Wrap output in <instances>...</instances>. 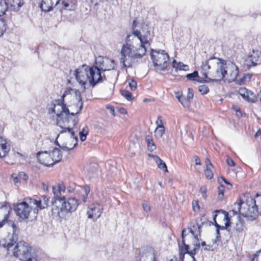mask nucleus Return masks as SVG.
<instances>
[{
  "mask_svg": "<svg viewBox=\"0 0 261 261\" xmlns=\"http://www.w3.org/2000/svg\"><path fill=\"white\" fill-rule=\"evenodd\" d=\"M68 91H66L61 98L55 99L53 101L51 112L56 114L57 123L61 128L60 133H68L70 135V139L62 146L58 144L64 151H68L74 148L77 143L78 139L74 135L77 129L75 126L79 122V119L75 117V112L70 113L68 108L65 104L64 98Z\"/></svg>",
  "mask_w": 261,
  "mask_h": 261,
  "instance_id": "1",
  "label": "nucleus"
},
{
  "mask_svg": "<svg viewBox=\"0 0 261 261\" xmlns=\"http://www.w3.org/2000/svg\"><path fill=\"white\" fill-rule=\"evenodd\" d=\"M133 35L140 40L141 45L139 48L135 49L131 43V35H127L125 43L122 45L120 53V62L125 68L132 67L136 65L146 54L145 45L150 44L151 39L149 31L142 35L140 31L136 30L133 32Z\"/></svg>",
  "mask_w": 261,
  "mask_h": 261,
  "instance_id": "2",
  "label": "nucleus"
},
{
  "mask_svg": "<svg viewBox=\"0 0 261 261\" xmlns=\"http://www.w3.org/2000/svg\"><path fill=\"white\" fill-rule=\"evenodd\" d=\"M75 72L76 81L84 89H86L88 85L94 86L102 81L101 73L95 67L84 64L79 67Z\"/></svg>",
  "mask_w": 261,
  "mask_h": 261,
  "instance_id": "3",
  "label": "nucleus"
},
{
  "mask_svg": "<svg viewBox=\"0 0 261 261\" xmlns=\"http://www.w3.org/2000/svg\"><path fill=\"white\" fill-rule=\"evenodd\" d=\"M245 201L240 199L239 202L234 203L232 205L234 215L240 214L250 220H255L258 216L255 197L247 194Z\"/></svg>",
  "mask_w": 261,
  "mask_h": 261,
  "instance_id": "4",
  "label": "nucleus"
},
{
  "mask_svg": "<svg viewBox=\"0 0 261 261\" xmlns=\"http://www.w3.org/2000/svg\"><path fill=\"white\" fill-rule=\"evenodd\" d=\"M59 205L52 207L51 215L55 217H60L61 215L68 212H72L77 208L79 203L74 198H65L63 200H59L57 202Z\"/></svg>",
  "mask_w": 261,
  "mask_h": 261,
  "instance_id": "5",
  "label": "nucleus"
},
{
  "mask_svg": "<svg viewBox=\"0 0 261 261\" xmlns=\"http://www.w3.org/2000/svg\"><path fill=\"white\" fill-rule=\"evenodd\" d=\"M35 203L36 199L26 198L23 201L14 204V209L17 216L23 220L28 219Z\"/></svg>",
  "mask_w": 261,
  "mask_h": 261,
  "instance_id": "6",
  "label": "nucleus"
},
{
  "mask_svg": "<svg viewBox=\"0 0 261 261\" xmlns=\"http://www.w3.org/2000/svg\"><path fill=\"white\" fill-rule=\"evenodd\" d=\"M151 58L152 60L153 65L160 70H165L168 66V63L169 61V56L165 50H156L151 49Z\"/></svg>",
  "mask_w": 261,
  "mask_h": 261,
  "instance_id": "7",
  "label": "nucleus"
},
{
  "mask_svg": "<svg viewBox=\"0 0 261 261\" xmlns=\"http://www.w3.org/2000/svg\"><path fill=\"white\" fill-rule=\"evenodd\" d=\"M30 247L27 243L18 242L14 249L13 254L21 261H33Z\"/></svg>",
  "mask_w": 261,
  "mask_h": 261,
  "instance_id": "8",
  "label": "nucleus"
},
{
  "mask_svg": "<svg viewBox=\"0 0 261 261\" xmlns=\"http://www.w3.org/2000/svg\"><path fill=\"white\" fill-rule=\"evenodd\" d=\"M227 62L221 59L218 58V62L215 64L214 71L210 72V75L213 77L211 81H220L225 78L226 76V66Z\"/></svg>",
  "mask_w": 261,
  "mask_h": 261,
  "instance_id": "9",
  "label": "nucleus"
},
{
  "mask_svg": "<svg viewBox=\"0 0 261 261\" xmlns=\"http://www.w3.org/2000/svg\"><path fill=\"white\" fill-rule=\"evenodd\" d=\"M206 222V219L204 216L198 217L195 222H192L188 227V229L194 236L195 240L198 241L200 237L202 226Z\"/></svg>",
  "mask_w": 261,
  "mask_h": 261,
  "instance_id": "10",
  "label": "nucleus"
},
{
  "mask_svg": "<svg viewBox=\"0 0 261 261\" xmlns=\"http://www.w3.org/2000/svg\"><path fill=\"white\" fill-rule=\"evenodd\" d=\"M95 64L96 66L92 67L96 68L99 73H101V70L105 71L114 69V61L109 60L108 58H103L99 56L96 59Z\"/></svg>",
  "mask_w": 261,
  "mask_h": 261,
  "instance_id": "11",
  "label": "nucleus"
},
{
  "mask_svg": "<svg viewBox=\"0 0 261 261\" xmlns=\"http://www.w3.org/2000/svg\"><path fill=\"white\" fill-rule=\"evenodd\" d=\"M103 210V206L98 203L90 204L87 212L88 218L96 221L100 217Z\"/></svg>",
  "mask_w": 261,
  "mask_h": 261,
  "instance_id": "12",
  "label": "nucleus"
},
{
  "mask_svg": "<svg viewBox=\"0 0 261 261\" xmlns=\"http://www.w3.org/2000/svg\"><path fill=\"white\" fill-rule=\"evenodd\" d=\"M226 76L225 78L229 82L234 81L239 74L238 67L232 62H227L226 66Z\"/></svg>",
  "mask_w": 261,
  "mask_h": 261,
  "instance_id": "13",
  "label": "nucleus"
},
{
  "mask_svg": "<svg viewBox=\"0 0 261 261\" xmlns=\"http://www.w3.org/2000/svg\"><path fill=\"white\" fill-rule=\"evenodd\" d=\"M65 191V187L63 184H59L57 188L53 187V192L54 195V201H52L53 207L54 205H59L57 202L59 200H63L65 198L62 195V193H64Z\"/></svg>",
  "mask_w": 261,
  "mask_h": 261,
  "instance_id": "14",
  "label": "nucleus"
},
{
  "mask_svg": "<svg viewBox=\"0 0 261 261\" xmlns=\"http://www.w3.org/2000/svg\"><path fill=\"white\" fill-rule=\"evenodd\" d=\"M217 62H218V58L214 57L202 62L201 65V72L204 77L208 80V81H211V79L208 77V70L211 69V68H214Z\"/></svg>",
  "mask_w": 261,
  "mask_h": 261,
  "instance_id": "15",
  "label": "nucleus"
},
{
  "mask_svg": "<svg viewBox=\"0 0 261 261\" xmlns=\"http://www.w3.org/2000/svg\"><path fill=\"white\" fill-rule=\"evenodd\" d=\"M38 162L46 166H50L54 165V162L51 158V153L49 151L39 152L37 154Z\"/></svg>",
  "mask_w": 261,
  "mask_h": 261,
  "instance_id": "16",
  "label": "nucleus"
},
{
  "mask_svg": "<svg viewBox=\"0 0 261 261\" xmlns=\"http://www.w3.org/2000/svg\"><path fill=\"white\" fill-rule=\"evenodd\" d=\"M221 212L224 214V220L226 221V223H225V226H221L219 224H217L216 221V218L217 216V215L216 214L213 216L214 217V220L215 223V226L217 228L216 233H217V238H218L220 237V232H219V229H226L229 225H230V222H229V219L228 218V213L222 210H216L215 211V213H220Z\"/></svg>",
  "mask_w": 261,
  "mask_h": 261,
  "instance_id": "17",
  "label": "nucleus"
},
{
  "mask_svg": "<svg viewBox=\"0 0 261 261\" xmlns=\"http://www.w3.org/2000/svg\"><path fill=\"white\" fill-rule=\"evenodd\" d=\"M60 1V0H42L40 7L43 12H49L55 6L59 4Z\"/></svg>",
  "mask_w": 261,
  "mask_h": 261,
  "instance_id": "18",
  "label": "nucleus"
},
{
  "mask_svg": "<svg viewBox=\"0 0 261 261\" xmlns=\"http://www.w3.org/2000/svg\"><path fill=\"white\" fill-rule=\"evenodd\" d=\"M12 227L13 229V234L12 236L8 235L6 239V242L4 244V246L9 249L13 245V243L16 242L17 240V234L16 233L17 226L15 223L11 222Z\"/></svg>",
  "mask_w": 261,
  "mask_h": 261,
  "instance_id": "19",
  "label": "nucleus"
},
{
  "mask_svg": "<svg viewBox=\"0 0 261 261\" xmlns=\"http://www.w3.org/2000/svg\"><path fill=\"white\" fill-rule=\"evenodd\" d=\"M239 93L246 100L249 102H254L256 99L255 94L251 91L245 87H241L239 89Z\"/></svg>",
  "mask_w": 261,
  "mask_h": 261,
  "instance_id": "20",
  "label": "nucleus"
},
{
  "mask_svg": "<svg viewBox=\"0 0 261 261\" xmlns=\"http://www.w3.org/2000/svg\"><path fill=\"white\" fill-rule=\"evenodd\" d=\"M248 62L251 63V65L252 66L261 64V51L253 50L251 56L249 57Z\"/></svg>",
  "mask_w": 261,
  "mask_h": 261,
  "instance_id": "21",
  "label": "nucleus"
},
{
  "mask_svg": "<svg viewBox=\"0 0 261 261\" xmlns=\"http://www.w3.org/2000/svg\"><path fill=\"white\" fill-rule=\"evenodd\" d=\"M10 150V146L8 144L6 140L0 137V158L6 156Z\"/></svg>",
  "mask_w": 261,
  "mask_h": 261,
  "instance_id": "22",
  "label": "nucleus"
},
{
  "mask_svg": "<svg viewBox=\"0 0 261 261\" xmlns=\"http://www.w3.org/2000/svg\"><path fill=\"white\" fill-rule=\"evenodd\" d=\"M179 261H184L185 254L188 253L189 246L186 244L185 240H181V243L178 244Z\"/></svg>",
  "mask_w": 261,
  "mask_h": 261,
  "instance_id": "23",
  "label": "nucleus"
},
{
  "mask_svg": "<svg viewBox=\"0 0 261 261\" xmlns=\"http://www.w3.org/2000/svg\"><path fill=\"white\" fill-rule=\"evenodd\" d=\"M8 7L14 12L18 11L22 6L23 5V0H7Z\"/></svg>",
  "mask_w": 261,
  "mask_h": 261,
  "instance_id": "24",
  "label": "nucleus"
},
{
  "mask_svg": "<svg viewBox=\"0 0 261 261\" xmlns=\"http://www.w3.org/2000/svg\"><path fill=\"white\" fill-rule=\"evenodd\" d=\"M72 92L73 93V94L75 97L76 100L77 101V102L76 103V107H77V110L75 112V114H79L83 106V103L82 101V96L81 92L79 90H76L75 89L71 90Z\"/></svg>",
  "mask_w": 261,
  "mask_h": 261,
  "instance_id": "25",
  "label": "nucleus"
},
{
  "mask_svg": "<svg viewBox=\"0 0 261 261\" xmlns=\"http://www.w3.org/2000/svg\"><path fill=\"white\" fill-rule=\"evenodd\" d=\"M49 152L51 153V158L53 159V161L54 162V165L61 160L62 155L59 149L54 148L53 150Z\"/></svg>",
  "mask_w": 261,
  "mask_h": 261,
  "instance_id": "26",
  "label": "nucleus"
},
{
  "mask_svg": "<svg viewBox=\"0 0 261 261\" xmlns=\"http://www.w3.org/2000/svg\"><path fill=\"white\" fill-rule=\"evenodd\" d=\"M36 203H34V205H36L34 211L37 208L43 209L46 207L48 205V199L45 197H44L42 200H36Z\"/></svg>",
  "mask_w": 261,
  "mask_h": 261,
  "instance_id": "27",
  "label": "nucleus"
},
{
  "mask_svg": "<svg viewBox=\"0 0 261 261\" xmlns=\"http://www.w3.org/2000/svg\"><path fill=\"white\" fill-rule=\"evenodd\" d=\"M172 65L173 68H175L176 70H182L185 71L188 70V65L184 64L181 62L177 63L175 60L173 61Z\"/></svg>",
  "mask_w": 261,
  "mask_h": 261,
  "instance_id": "28",
  "label": "nucleus"
},
{
  "mask_svg": "<svg viewBox=\"0 0 261 261\" xmlns=\"http://www.w3.org/2000/svg\"><path fill=\"white\" fill-rule=\"evenodd\" d=\"M8 9V4L6 0H0V17L5 14Z\"/></svg>",
  "mask_w": 261,
  "mask_h": 261,
  "instance_id": "29",
  "label": "nucleus"
},
{
  "mask_svg": "<svg viewBox=\"0 0 261 261\" xmlns=\"http://www.w3.org/2000/svg\"><path fill=\"white\" fill-rule=\"evenodd\" d=\"M146 142L147 144L148 150L153 151L155 149V146L153 143L152 137L150 136H146L145 137Z\"/></svg>",
  "mask_w": 261,
  "mask_h": 261,
  "instance_id": "30",
  "label": "nucleus"
},
{
  "mask_svg": "<svg viewBox=\"0 0 261 261\" xmlns=\"http://www.w3.org/2000/svg\"><path fill=\"white\" fill-rule=\"evenodd\" d=\"M62 5L63 9L68 10L69 11L74 10L76 7L75 4L72 2L68 3L63 1H62Z\"/></svg>",
  "mask_w": 261,
  "mask_h": 261,
  "instance_id": "31",
  "label": "nucleus"
},
{
  "mask_svg": "<svg viewBox=\"0 0 261 261\" xmlns=\"http://www.w3.org/2000/svg\"><path fill=\"white\" fill-rule=\"evenodd\" d=\"M165 132V129L164 126L157 127L154 130V135L156 138H161Z\"/></svg>",
  "mask_w": 261,
  "mask_h": 261,
  "instance_id": "32",
  "label": "nucleus"
},
{
  "mask_svg": "<svg viewBox=\"0 0 261 261\" xmlns=\"http://www.w3.org/2000/svg\"><path fill=\"white\" fill-rule=\"evenodd\" d=\"M187 78L188 80L190 81H195L197 82H201V81L196 79V77H199L198 73L197 71H194L192 73L188 74L186 75Z\"/></svg>",
  "mask_w": 261,
  "mask_h": 261,
  "instance_id": "33",
  "label": "nucleus"
},
{
  "mask_svg": "<svg viewBox=\"0 0 261 261\" xmlns=\"http://www.w3.org/2000/svg\"><path fill=\"white\" fill-rule=\"evenodd\" d=\"M256 205L258 212V216L261 215V195L257 194L255 197Z\"/></svg>",
  "mask_w": 261,
  "mask_h": 261,
  "instance_id": "34",
  "label": "nucleus"
},
{
  "mask_svg": "<svg viewBox=\"0 0 261 261\" xmlns=\"http://www.w3.org/2000/svg\"><path fill=\"white\" fill-rule=\"evenodd\" d=\"M121 95L124 96L127 100H131L133 99V96L130 92L126 90L121 91Z\"/></svg>",
  "mask_w": 261,
  "mask_h": 261,
  "instance_id": "35",
  "label": "nucleus"
},
{
  "mask_svg": "<svg viewBox=\"0 0 261 261\" xmlns=\"http://www.w3.org/2000/svg\"><path fill=\"white\" fill-rule=\"evenodd\" d=\"M199 91L202 94H205L209 92V88L207 86L205 85H201L198 87Z\"/></svg>",
  "mask_w": 261,
  "mask_h": 261,
  "instance_id": "36",
  "label": "nucleus"
},
{
  "mask_svg": "<svg viewBox=\"0 0 261 261\" xmlns=\"http://www.w3.org/2000/svg\"><path fill=\"white\" fill-rule=\"evenodd\" d=\"M213 168H206L204 170L205 175L208 179H212L213 177Z\"/></svg>",
  "mask_w": 261,
  "mask_h": 261,
  "instance_id": "37",
  "label": "nucleus"
},
{
  "mask_svg": "<svg viewBox=\"0 0 261 261\" xmlns=\"http://www.w3.org/2000/svg\"><path fill=\"white\" fill-rule=\"evenodd\" d=\"M244 226L242 221L238 220L236 223L235 229L237 231L240 232L243 230Z\"/></svg>",
  "mask_w": 261,
  "mask_h": 261,
  "instance_id": "38",
  "label": "nucleus"
},
{
  "mask_svg": "<svg viewBox=\"0 0 261 261\" xmlns=\"http://www.w3.org/2000/svg\"><path fill=\"white\" fill-rule=\"evenodd\" d=\"M224 187L223 186H221L218 187V198L220 200H222L224 197Z\"/></svg>",
  "mask_w": 261,
  "mask_h": 261,
  "instance_id": "39",
  "label": "nucleus"
},
{
  "mask_svg": "<svg viewBox=\"0 0 261 261\" xmlns=\"http://www.w3.org/2000/svg\"><path fill=\"white\" fill-rule=\"evenodd\" d=\"M200 192L201 193L202 197L204 199H206L207 197L206 192H207V188L205 186H202L200 188Z\"/></svg>",
  "mask_w": 261,
  "mask_h": 261,
  "instance_id": "40",
  "label": "nucleus"
},
{
  "mask_svg": "<svg viewBox=\"0 0 261 261\" xmlns=\"http://www.w3.org/2000/svg\"><path fill=\"white\" fill-rule=\"evenodd\" d=\"M142 208H143V210L144 211H145L146 212H148L150 211V206L149 204H148V203L146 201H144L143 202Z\"/></svg>",
  "mask_w": 261,
  "mask_h": 261,
  "instance_id": "41",
  "label": "nucleus"
},
{
  "mask_svg": "<svg viewBox=\"0 0 261 261\" xmlns=\"http://www.w3.org/2000/svg\"><path fill=\"white\" fill-rule=\"evenodd\" d=\"M192 206L194 211L198 212L199 210L200 206L198 200L193 201L192 202Z\"/></svg>",
  "mask_w": 261,
  "mask_h": 261,
  "instance_id": "42",
  "label": "nucleus"
},
{
  "mask_svg": "<svg viewBox=\"0 0 261 261\" xmlns=\"http://www.w3.org/2000/svg\"><path fill=\"white\" fill-rule=\"evenodd\" d=\"M158 167L159 168H160V169L163 170L165 172H168V169H167V167L166 166V164L163 161L162 163H161V164L158 165Z\"/></svg>",
  "mask_w": 261,
  "mask_h": 261,
  "instance_id": "43",
  "label": "nucleus"
},
{
  "mask_svg": "<svg viewBox=\"0 0 261 261\" xmlns=\"http://www.w3.org/2000/svg\"><path fill=\"white\" fill-rule=\"evenodd\" d=\"M18 176L20 180L22 179L24 181L27 180L28 178V175L23 172H19L18 174Z\"/></svg>",
  "mask_w": 261,
  "mask_h": 261,
  "instance_id": "44",
  "label": "nucleus"
},
{
  "mask_svg": "<svg viewBox=\"0 0 261 261\" xmlns=\"http://www.w3.org/2000/svg\"><path fill=\"white\" fill-rule=\"evenodd\" d=\"M129 86L132 90H134L136 89L137 86V82L134 80H132L131 82L129 83Z\"/></svg>",
  "mask_w": 261,
  "mask_h": 261,
  "instance_id": "45",
  "label": "nucleus"
},
{
  "mask_svg": "<svg viewBox=\"0 0 261 261\" xmlns=\"http://www.w3.org/2000/svg\"><path fill=\"white\" fill-rule=\"evenodd\" d=\"M155 123L158 125L157 127L164 126L163 122V120H162V117L161 116H158V119L156 121Z\"/></svg>",
  "mask_w": 261,
  "mask_h": 261,
  "instance_id": "46",
  "label": "nucleus"
},
{
  "mask_svg": "<svg viewBox=\"0 0 261 261\" xmlns=\"http://www.w3.org/2000/svg\"><path fill=\"white\" fill-rule=\"evenodd\" d=\"M9 218V214L5 215L3 221L0 222V228L3 227V226L5 224V223L7 222Z\"/></svg>",
  "mask_w": 261,
  "mask_h": 261,
  "instance_id": "47",
  "label": "nucleus"
},
{
  "mask_svg": "<svg viewBox=\"0 0 261 261\" xmlns=\"http://www.w3.org/2000/svg\"><path fill=\"white\" fill-rule=\"evenodd\" d=\"M197 251L193 248V249L191 251L189 250L188 254L190 255L192 258V260H193V257H195L194 255L197 253Z\"/></svg>",
  "mask_w": 261,
  "mask_h": 261,
  "instance_id": "48",
  "label": "nucleus"
},
{
  "mask_svg": "<svg viewBox=\"0 0 261 261\" xmlns=\"http://www.w3.org/2000/svg\"><path fill=\"white\" fill-rule=\"evenodd\" d=\"M201 246L205 250H210L211 246L209 245H206L204 241L201 242Z\"/></svg>",
  "mask_w": 261,
  "mask_h": 261,
  "instance_id": "49",
  "label": "nucleus"
},
{
  "mask_svg": "<svg viewBox=\"0 0 261 261\" xmlns=\"http://www.w3.org/2000/svg\"><path fill=\"white\" fill-rule=\"evenodd\" d=\"M200 247V244L199 242V238H198V241L195 240V242L194 244V248L197 251L198 250H199Z\"/></svg>",
  "mask_w": 261,
  "mask_h": 261,
  "instance_id": "50",
  "label": "nucleus"
},
{
  "mask_svg": "<svg viewBox=\"0 0 261 261\" xmlns=\"http://www.w3.org/2000/svg\"><path fill=\"white\" fill-rule=\"evenodd\" d=\"M12 177L13 178V181L14 182L15 185L16 186H18L19 184V180H20V179L18 177V176L14 177L13 175H12Z\"/></svg>",
  "mask_w": 261,
  "mask_h": 261,
  "instance_id": "51",
  "label": "nucleus"
},
{
  "mask_svg": "<svg viewBox=\"0 0 261 261\" xmlns=\"http://www.w3.org/2000/svg\"><path fill=\"white\" fill-rule=\"evenodd\" d=\"M153 159L157 166H158L159 164H161V163L163 162V160H162L161 158L157 155L153 156Z\"/></svg>",
  "mask_w": 261,
  "mask_h": 261,
  "instance_id": "52",
  "label": "nucleus"
},
{
  "mask_svg": "<svg viewBox=\"0 0 261 261\" xmlns=\"http://www.w3.org/2000/svg\"><path fill=\"white\" fill-rule=\"evenodd\" d=\"M176 97L178 99V101L182 104L184 105V99H183L180 94L179 92L176 93Z\"/></svg>",
  "mask_w": 261,
  "mask_h": 261,
  "instance_id": "53",
  "label": "nucleus"
},
{
  "mask_svg": "<svg viewBox=\"0 0 261 261\" xmlns=\"http://www.w3.org/2000/svg\"><path fill=\"white\" fill-rule=\"evenodd\" d=\"M107 108L114 116H115V109L113 106H109L107 107Z\"/></svg>",
  "mask_w": 261,
  "mask_h": 261,
  "instance_id": "54",
  "label": "nucleus"
},
{
  "mask_svg": "<svg viewBox=\"0 0 261 261\" xmlns=\"http://www.w3.org/2000/svg\"><path fill=\"white\" fill-rule=\"evenodd\" d=\"M187 98L188 99L192 98L193 97V92L191 89L188 88V92L187 93Z\"/></svg>",
  "mask_w": 261,
  "mask_h": 261,
  "instance_id": "55",
  "label": "nucleus"
},
{
  "mask_svg": "<svg viewBox=\"0 0 261 261\" xmlns=\"http://www.w3.org/2000/svg\"><path fill=\"white\" fill-rule=\"evenodd\" d=\"M227 164L230 166H235V163L234 162H233V161L230 158H228L227 159Z\"/></svg>",
  "mask_w": 261,
  "mask_h": 261,
  "instance_id": "56",
  "label": "nucleus"
},
{
  "mask_svg": "<svg viewBox=\"0 0 261 261\" xmlns=\"http://www.w3.org/2000/svg\"><path fill=\"white\" fill-rule=\"evenodd\" d=\"M206 168H213V166L208 159L205 160Z\"/></svg>",
  "mask_w": 261,
  "mask_h": 261,
  "instance_id": "57",
  "label": "nucleus"
},
{
  "mask_svg": "<svg viewBox=\"0 0 261 261\" xmlns=\"http://www.w3.org/2000/svg\"><path fill=\"white\" fill-rule=\"evenodd\" d=\"M194 159L196 165H201L200 160L198 156H197V155L194 156Z\"/></svg>",
  "mask_w": 261,
  "mask_h": 261,
  "instance_id": "58",
  "label": "nucleus"
},
{
  "mask_svg": "<svg viewBox=\"0 0 261 261\" xmlns=\"http://www.w3.org/2000/svg\"><path fill=\"white\" fill-rule=\"evenodd\" d=\"M83 192H84V194L88 195L90 192V188L89 187H85L84 189L81 188Z\"/></svg>",
  "mask_w": 261,
  "mask_h": 261,
  "instance_id": "59",
  "label": "nucleus"
},
{
  "mask_svg": "<svg viewBox=\"0 0 261 261\" xmlns=\"http://www.w3.org/2000/svg\"><path fill=\"white\" fill-rule=\"evenodd\" d=\"M91 4H93L95 6H97L101 2V0H90Z\"/></svg>",
  "mask_w": 261,
  "mask_h": 261,
  "instance_id": "60",
  "label": "nucleus"
},
{
  "mask_svg": "<svg viewBox=\"0 0 261 261\" xmlns=\"http://www.w3.org/2000/svg\"><path fill=\"white\" fill-rule=\"evenodd\" d=\"M88 195L84 194L81 195V199L83 202L85 203L87 201Z\"/></svg>",
  "mask_w": 261,
  "mask_h": 261,
  "instance_id": "61",
  "label": "nucleus"
},
{
  "mask_svg": "<svg viewBox=\"0 0 261 261\" xmlns=\"http://www.w3.org/2000/svg\"><path fill=\"white\" fill-rule=\"evenodd\" d=\"M118 111L122 114H126L127 112L125 109L123 108H120L118 109Z\"/></svg>",
  "mask_w": 261,
  "mask_h": 261,
  "instance_id": "62",
  "label": "nucleus"
},
{
  "mask_svg": "<svg viewBox=\"0 0 261 261\" xmlns=\"http://www.w3.org/2000/svg\"><path fill=\"white\" fill-rule=\"evenodd\" d=\"M222 179L229 186L227 187V189H230L232 187V185L225 178H222Z\"/></svg>",
  "mask_w": 261,
  "mask_h": 261,
  "instance_id": "63",
  "label": "nucleus"
},
{
  "mask_svg": "<svg viewBox=\"0 0 261 261\" xmlns=\"http://www.w3.org/2000/svg\"><path fill=\"white\" fill-rule=\"evenodd\" d=\"M87 135L80 134V138L81 140V141L83 142L86 140V139Z\"/></svg>",
  "mask_w": 261,
  "mask_h": 261,
  "instance_id": "64",
  "label": "nucleus"
}]
</instances>
